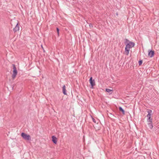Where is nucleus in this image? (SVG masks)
I'll return each instance as SVG.
<instances>
[{
  "instance_id": "6ab92c4d",
  "label": "nucleus",
  "mask_w": 159,
  "mask_h": 159,
  "mask_svg": "<svg viewBox=\"0 0 159 159\" xmlns=\"http://www.w3.org/2000/svg\"><path fill=\"white\" fill-rule=\"evenodd\" d=\"M41 47H42V48L43 49V46H42V45Z\"/></svg>"
},
{
  "instance_id": "9b49d317",
  "label": "nucleus",
  "mask_w": 159,
  "mask_h": 159,
  "mask_svg": "<svg viewBox=\"0 0 159 159\" xmlns=\"http://www.w3.org/2000/svg\"><path fill=\"white\" fill-rule=\"evenodd\" d=\"M119 110L120 111H121L122 112V113L124 115L125 114V111L121 107H119Z\"/></svg>"
},
{
  "instance_id": "39448f33",
  "label": "nucleus",
  "mask_w": 159,
  "mask_h": 159,
  "mask_svg": "<svg viewBox=\"0 0 159 159\" xmlns=\"http://www.w3.org/2000/svg\"><path fill=\"white\" fill-rule=\"evenodd\" d=\"M148 55L150 57H152L154 55V51L149 50H148Z\"/></svg>"
},
{
  "instance_id": "7ed1b4c3",
  "label": "nucleus",
  "mask_w": 159,
  "mask_h": 159,
  "mask_svg": "<svg viewBox=\"0 0 159 159\" xmlns=\"http://www.w3.org/2000/svg\"><path fill=\"white\" fill-rule=\"evenodd\" d=\"M13 74L12 75V78L14 79L15 78L17 73V71L16 69V68L14 64L13 65Z\"/></svg>"
},
{
  "instance_id": "ddd939ff",
  "label": "nucleus",
  "mask_w": 159,
  "mask_h": 159,
  "mask_svg": "<svg viewBox=\"0 0 159 159\" xmlns=\"http://www.w3.org/2000/svg\"><path fill=\"white\" fill-rule=\"evenodd\" d=\"M143 63V61L142 60H139V66H141Z\"/></svg>"
},
{
  "instance_id": "1a4fd4ad",
  "label": "nucleus",
  "mask_w": 159,
  "mask_h": 159,
  "mask_svg": "<svg viewBox=\"0 0 159 159\" xmlns=\"http://www.w3.org/2000/svg\"><path fill=\"white\" fill-rule=\"evenodd\" d=\"M62 92L64 95H66V89L65 85H64L62 87Z\"/></svg>"
},
{
  "instance_id": "2eb2a0df",
  "label": "nucleus",
  "mask_w": 159,
  "mask_h": 159,
  "mask_svg": "<svg viewBox=\"0 0 159 159\" xmlns=\"http://www.w3.org/2000/svg\"><path fill=\"white\" fill-rule=\"evenodd\" d=\"M125 43L126 44V43H128L129 42H129H130L128 39H125Z\"/></svg>"
},
{
  "instance_id": "6e6552de",
  "label": "nucleus",
  "mask_w": 159,
  "mask_h": 159,
  "mask_svg": "<svg viewBox=\"0 0 159 159\" xmlns=\"http://www.w3.org/2000/svg\"><path fill=\"white\" fill-rule=\"evenodd\" d=\"M52 141L53 142L56 144L57 143V138L54 136H52Z\"/></svg>"
},
{
  "instance_id": "dca6fc26",
  "label": "nucleus",
  "mask_w": 159,
  "mask_h": 159,
  "mask_svg": "<svg viewBox=\"0 0 159 159\" xmlns=\"http://www.w3.org/2000/svg\"><path fill=\"white\" fill-rule=\"evenodd\" d=\"M92 120H93V121L95 123H96V120L94 119V118H93V117L92 116Z\"/></svg>"
},
{
  "instance_id": "20e7f679",
  "label": "nucleus",
  "mask_w": 159,
  "mask_h": 159,
  "mask_svg": "<svg viewBox=\"0 0 159 159\" xmlns=\"http://www.w3.org/2000/svg\"><path fill=\"white\" fill-rule=\"evenodd\" d=\"M90 83L92 86L91 88H93V86L95 85V81L94 80H93L92 77H91L89 80Z\"/></svg>"
},
{
  "instance_id": "0eeeda50",
  "label": "nucleus",
  "mask_w": 159,
  "mask_h": 159,
  "mask_svg": "<svg viewBox=\"0 0 159 159\" xmlns=\"http://www.w3.org/2000/svg\"><path fill=\"white\" fill-rule=\"evenodd\" d=\"M148 125L150 129H152L153 128L152 121H148Z\"/></svg>"
},
{
  "instance_id": "f8f14e48",
  "label": "nucleus",
  "mask_w": 159,
  "mask_h": 159,
  "mask_svg": "<svg viewBox=\"0 0 159 159\" xmlns=\"http://www.w3.org/2000/svg\"><path fill=\"white\" fill-rule=\"evenodd\" d=\"M112 91V90H111L110 89H106V91L108 93H110Z\"/></svg>"
},
{
  "instance_id": "f03ea898",
  "label": "nucleus",
  "mask_w": 159,
  "mask_h": 159,
  "mask_svg": "<svg viewBox=\"0 0 159 159\" xmlns=\"http://www.w3.org/2000/svg\"><path fill=\"white\" fill-rule=\"evenodd\" d=\"M21 136L25 140H31V138L30 136L24 133H22L21 134Z\"/></svg>"
},
{
  "instance_id": "423d86ee",
  "label": "nucleus",
  "mask_w": 159,
  "mask_h": 159,
  "mask_svg": "<svg viewBox=\"0 0 159 159\" xmlns=\"http://www.w3.org/2000/svg\"><path fill=\"white\" fill-rule=\"evenodd\" d=\"M19 30V26L18 25V23H17L15 27L13 29V30L15 32Z\"/></svg>"
},
{
  "instance_id": "4468645a",
  "label": "nucleus",
  "mask_w": 159,
  "mask_h": 159,
  "mask_svg": "<svg viewBox=\"0 0 159 159\" xmlns=\"http://www.w3.org/2000/svg\"><path fill=\"white\" fill-rule=\"evenodd\" d=\"M148 118L147 120V121L148 122V121H152V119L151 118V117H148Z\"/></svg>"
},
{
  "instance_id": "f257e3e1",
  "label": "nucleus",
  "mask_w": 159,
  "mask_h": 159,
  "mask_svg": "<svg viewBox=\"0 0 159 159\" xmlns=\"http://www.w3.org/2000/svg\"><path fill=\"white\" fill-rule=\"evenodd\" d=\"M135 45V43L133 42H129L126 44L125 48V53L126 55H128L129 53L130 48L133 47Z\"/></svg>"
},
{
  "instance_id": "f3484780",
  "label": "nucleus",
  "mask_w": 159,
  "mask_h": 159,
  "mask_svg": "<svg viewBox=\"0 0 159 159\" xmlns=\"http://www.w3.org/2000/svg\"><path fill=\"white\" fill-rule=\"evenodd\" d=\"M57 32L58 34V35L59 34V29L58 28H57Z\"/></svg>"
},
{
  "instance_id": "a211bd4d",
  "label": "nucleus",
  "mask_w": 159,
  "mask_h": 159,
  "mask_svg": "<svg viewBox=\"0 0 159 159\" xmlns=\"http://www.w3.org/2000/svg\"><path fill=\"white\" fill-rule=\"evenodd\" d=\"M90 27H93V25H92V24H90L89 25Z\"/></svg>"
},
{
  "instance_id": "9d476101",
  "label": "nucleus",
  "mask_w": 159,
  "mask_h": 159,
  "mask_svg": "<svg viewBox=\"0 0 159 159\" xmlns=\"http://www.w3.org/2000/svg\"><path fill=\"white\" fill-rule=\"evenodd\" d=\"M147 111L148 113V114L147 115V117H151V113L152 112V111L151 110L148 109Z\"/></svg>"
}]
</instances>
